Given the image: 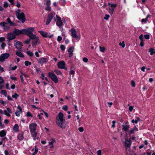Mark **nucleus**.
I'll return each instance as SVG.
<instances>
[{
    "label": "nucleus",
    "mask_w": 155,
    "mask_h": 155,
    "mask_svg": "<svg viewBox=\"0 0 155 155\" xmlns=\"http://www.w3.org/2000/svg\"><path fill=\"white\" fill-rule=\"evenodd\" d=\"M55 122L57 125L60 128L65 129L66 127V122L64 119V114L61 112H60L55 120Z\"/></svg>",
    "instance_id": "f257e3e1"
},
{
    "label": "nucleus",
    "mask_w": 155,
    "mask_h": 155,
    "mask_svg": "<svg viewBox=\"0 0 155 155\" xmlns=\"http://www.w3.org/2000/svg\"><path fill=\"white\" fill-rule=\"evenodd\" d=\"M34 30V28L32 27L23 29V35H27L29 37V39H38V38H36V35L33 34Z\"/></svg>",
    "instance_id": "f03ea898"
},
{
    "label": "nucleus",
    "mask_w": 155,
    "mask_h": 155,
    "mask_svg": "<svg viewBox=\"0 0 155 155\" xmlns=\"http://www.w3.org/2000/svg\"><path fill=\"white\" fill-rule=\"evenodd\" d=\"M15 12L17 18L21 21L22 23H24L26 20V17L24 13L23 12H18L17 11H16Z\"/></svg>",
    "instance_id": "7ed1b4c3"
},
{
    "label": "nucleus",
    "mask_w": 155,
    "mask_h": 155,
    "mask_svg": "<svg viewBox=\"0 0 155 155\" xmlns=\"http://www.w3.org/2000/svg\"><path fill=\"white\" fill-rule=\"evenodd\" d=\"M48 75L55 83H56L58 82V78L54 73L49 72L48 73Z\"/></svg>",
    "instance_id": "20e7f679"
},
{
    "label": "nucleus",
    "mask_w": 155,
    "mask_h": 155,
    "mask_svg": "<svg viewBox=\"0 0 155 155\" xmlns=\"http://www.w3.org/2000/svg\"><path fill=\"white\" fill-rule=\"evenodd\" d=\"M108 5H110V8H109V13L112 15L114 12V8H116L117 6V4H114L112 3H111L110 2H108Z\"/></svg>",
    "instance_id": "39448f33"
},
{
    "label": "nucleus",
    "mask_w": 155,
    "mask_h": 155,
    "mask_svg": "<svg viewBox=\"0 0 155 155\" xmlns=\"http://www.w3.org/2000/svg\"><path fill=\"white\" fill-rule=\"evenodd\" d=\"M10 56V54L9 53H3L0 56V61L3 62L5 60L8 58Z\"/></svg>",
    "instance_id": "423d86ee"
},
{
    "label": "nucleus",
    "mask_w": 155,
    "mask_h": 155,
    "mask_svg": "<svg viewBox=\"0 0 155 155\" xmlns=\"http://www.w3.org/2000/svg\"><path fill=\"white\" fill-rule=\"evenodd\" d=\"M38 32L43 37L45 38H51L54 36L53 34L49 35L48 34V33L45 32L43 31H39Z\"/></svg>",
    "instance_id": "0eeeda50"
},
{
    "label": "nucleus",
    "mask_w": 155,
    "mask_h": 155,
    "mask_svg": "<svg viewBox=\"0 0 155 155\" xmlns=\"http://www.w3.org/2000/svg\"><path fill=\"white\" fill-rule=\"evenodd\" d=\"M56 17L57 19H56V18H54V19L55 21H56V25L60 27L62 25V22L61 18L58 15H56Z\"/></svg>",
    "instance_id": "6e6552de"
},
{
    "label": "nucleus",
    "mask_w": 155,
    "mask_h": 155,
    "mask_svg": "<svg viewBox=\"0 0 155 155\" xmlns=\"http://www.w3.org/2000/svg\"><path fill=\"white\" fill-rule=\"evenodd\" d=\"M13 33L15 34V36H18L21 34L23 35V29L19 30L15 28L13 31Z\"/></svg>",
    "instance_id": "1a4fd4ad"
},
{
    "label": "nucleus",
    "mask_w": 155,
    "mask_h": 155,
    "mask_svg": "<svg viewBox=\"0 0 155 155\" xmlns=\"http://www.w3.org/2000/svg\"><path fill=\"white\" fill-rule=\"evenodd\" d=\"M53 18V14L52 12L50 13L48 15L46 21V25H48Z\"/></svg>",
    "instance_id": "9d476101"
},
{
    "label": "nucleus",
    "mask_w": 155,
    "mask_h": 155,
    "mask_svg": "<svg viewBox=\"0 0 155 155\" xmlns=\"http://www.w3.org/2000/svg\"><path fill=\"white\" fill-rule=\"evenodd\" d=\"M48 59L46 58H42L39 59L38 63L42 65L46 63L48 61Z\"/></svg>",
    "instance_id": "9b49d317"
},
{
    "label": "nucleus",
    "mask_w": 155,
    "mask_h": 155,
    "mask_svg": "<svg viewBox=\"0 0 155 155\" xmlns=\"http://www.w3.org/2000/svg\"><path fill=\"white\" fill-rule=\"evenodd\" d=\"M37 124L36 123H32L29 125V129L30 132L35 131L36 130Z\"/></svg>",
    "instance_id": "f8f14e48"
},
{
    "label": "nucleus",
    "mask_w": 155,
    "mask_h": 155,
    "mask_svg": "<svg viewBox=\"0 0 155 155\" xmlns=\"http://www.w3.org/2000/svg\"><path fill=\"white\" fill-rule=\"evenodd\" d=\"M65 63L64 61H59L57 64L58 68L61 69H63L65 67Z\"/></svg>",
    "instance_id": "ddd939ff"
},
{
    "label": "nucleus",
    "mask_w": 155,
    "mask_h": 155,
    "mask_svg": "<svg viewBox=\"0 0 155 155\" xmlns=\"http://www.w3.org/2000/svg\"><path fill=\"white\" fill-rule=\"evenodd\" d=\"M131 143L132 141L130 139H125V141L124 143V146L126 147L129 148L130 147Z\"/></svg>",
    "instance_id": "4468645a"
},
{
    "label": "nucleus",
    "mask_w": 155,
    "mask_h": 155,
    "mask_svg": "<svg viewBox=\"0 0 155 155\" xmlns=\"http://www.w3.org/2000/svg\"><path fill=\"white\" fill-rule=\"evenodd\" d=\"M123 130L125 132L129 131V129L130 127V125L128 124V122L125 123V124H123L122 125Z\"/></svg>",
    "instance_id": "2eb2a0df"
},
{
    "label": "nucleus",
    "mask_w": 155,
    "mask_h": 155,
    "mask_svg": "<svg viewBox=\"0 0 155 155\" xmlns=\"http://www.w3.org/2000/svg\"><path fill=\"white\" fill-rule=\"evenodd\" d=\"M16 41V43L14 45L15 47L17 49H21L22 46V43L18 41Z\"/></svg>",
    "instance_id": "dca6fc26"
},
{
    "label": "nucleus",
    "mask_w": 155,
    "mask_h": 155,
    "mask_svg": "<svg viewBox=\"0 0 155 155\" xmlns=\"http://www.w3.org/2000/svg\"><path fill=\"white\" fill-rule=\"evenodd\" d=\"M8 37L7 39H15V35L14 33L12 32H9L8 33Z\"/></svg>",
    "instance_id": "f3484780"
},
{
    "label": "nucleus",
    "mask_w": 155,
    "mask_h": 155,
    "mask_svg": "<svg viewBox=\"0 0 155 155\" xmlns=\"http://www.w3.org/2000/svg\"><path fill=\"white\" fill-rule=\"evenodd\" d=\"M71 33L73 38H77L76 32L75 29L73 28L71 29Z\"/></svg>",
    "instance_id": "a211bd4d"
},
{
    "label": "nucleus",
    "mask_w": 155,
    "mask_h": 155,
    "mask_svg": "<svg viewBox=\"0 0 155 155\" xmlns=\"http://www.w3.org/2000/svg\"><path fill=\"white\" fill-rule=\"evenodd\" d=\"M19 127L18 125L16 124L13 127V130L16 132H18L19 131Z\"/></svg>",
    "instance_id": "6ab92c4d"
},
{
    "label": "nucleus",
    "mask_w": 155,
    "mask_h": 155,
    "mask_svg": "<svg viewBox=\"0 0 155 155\" xmlns=\"http://www.w3.org/2000/svg\"><path fill=\"white\" fill-rule=\"evenodd\" d=\"M32 45L33 46H35L38 44H39V42L38 41V39H32Z\"/></svg>",
    "instance_id": "aec40b11"
},
{
    "label": "nucleus",
    "mask_w": 155,
    "mask_h": 155,
    "mask_svg": "<svg viewBox=\"0 0 155 155\" xmlns=\"http://www.w3.org/2000/svg\"><path fill=\"white\" fill-rule=\"evenodd\" d=\"M7 24H9L10 26H14L15 25V24L12 22L10 19L8 18L6 19Z\"/></svg>",
    "instance_id": "412c9836"
},
{
    "label": "nucleus",
    "mask_w": 155,
    "mask_h": 155,
    "mask_svg": "<svg viewBox=\"0 0 155 155\" xmlns=\"http://www.w3.org/2000/svg\"><path fill=\"white\" fill-rule=\"evenodd\" d=\"M31 135L33 137H34L33 139L34 140H35V138L36 137L37 134V132H36V131H34L33 132H30Z\"/></svg>",
    "instance_id": "4be33fe9"
},
{
    "label": "nucleus",
    "mask_w": 155,
    "mask_h": 155,
    "mask_svg": "<svg viewBox=\"0 0 155 155\" xmlns=\"http://www.w3.org/2000/svg\"><path fill=\"white\" fill-rule=\"evenodd\" d=\"M6 132L4 130H2L0 132V137H3L6 135Z\"/></svg>",
    "instance_id": "5701e85b"
},
{
    "label": "nucleus",
    "mask_w": 155,
    "mask_h": 155,
    "mask_svg": "<svg viewBox=\"0 0 155 155\" xmlns=\"http://www.w3.org/2000/svg\"><path fill=\"white\" fill-rule=\"evenodd\" d=\"M16 54L18 56L21 58H24L25 57L24 55L21 52L19 51H16Z\"/></svg>",
    "instance_id": "b1692460"
},
{
    "label": "nucleus",
    "mask_w": 155,
    "mask_h": 155,
    "mask_svg": "<svg viewBox=\"0 0 155 155\" xmlns=\"http://www.w3.org/2000/svg\"><path fill=\"white\" fill-rule=\"evenodd\" d=\"M17 138L19 141H21L23 140L24 137L23 135L21 134H19L17 136Z\"/></svg>",
    "instance_id": "393cba45"
},
{
    "label": "nucleus",
    "mask_w": 155,
    "mask_h": 155,
    "mask_svg": "<svg viewBox=\"0 0 155 155\" xmlns=\"http://www.w3.org/2000/svg\"><path fill=\"white\" fill-rule=\"evenodd\" d=\"M149 51L150 52V54L151 55L155 54V51L152 48H151L149 49Z\"/></svg>",
    "instance_id": "a878e982"
},
{
    "label": "nucleus",
    "mask_w": 155,
    "mask_h": 155,
    "mask_svg": "<svg viewBox=\"0 0 155 155\" xmlns=\"http://www.w3.org/2000/svg\"><path fill=\"white\" fill-rule=\"evenodd\" d=\"M56 140L54 138H51L48 142L49 145H52L54 143L56 142Z\"/></svg>",
    "instance_id": "bb28decb"
},
{
    "label": "nucleus",
    "mask_w": 155,
    "mask_h": 155,
    "mask_svg": "<svg viewBox=\"0 0 155 155\" xmlns=\"http://www.w3.org/2000/svg\"><path fill=\"white\" fill-rule=\"evenodd\" d=\"M140 120V119L139 117H136V120L133 119L131 120V122L132 123H135L137 124L138 122V121Z\"/></svg>",
    "instance_id": "cd10ccee"
},
{
    "label": "nucleus",
    "mask_w": 155,
    "mask_h": 155,
    "mask_svg": "<svg viewBox=\"0 0 155 155\" xmlns=\"http://www.w3.org/2000/svg\"><path fill=\"white\" fill-rule=\"evenodd\" d=\"M150 15H147L146 18H143L142 19L141 21L142 22H146L148 20V18L150 17Z\"/></svg>",
    "instance_id": "c85d7f7f"
},
{
    "label": "nucleus",
    "mask_w": 155,
    "mask_h": 155,
    "mask_svg": "<svg viewBox=\"0 0 155 155\" xmlns=\"http://www.w3.org/2000/svg\"><path fill=\"white\" fill-rule=\"evenodd\" d=\"M54 72L58 75H62V73L61 71L58 69H55L54 70Z\"/></svg>",
    "instance_id": "c756f323"
},
{
    "label": "nucleus",
    "mask_w": 155,
    "mask_h": 155,
    "mask_svg": "<svg viewBox=\"0 0 155 155\" xmlns=\"http://www.w3.org/2000/svg\"><path fill=\"white\" fill-rule=\"evenodd\" d=\"M140 41L139 45L140 46L143 47L144 44V39H140Z\"/></svg>",
    "instance_id": "7c9ffc66"
},
{
    "label": "nucleus",
    "mask_w": 155,
    "mask_h": 155,
    "mask_svg": "<svg viewBox=\"0 0 155 155\" xmlns=\"http://www.w3.org/2000/svg\"><path fill=\"white\" fill-rule=\"evenodd\" d=\"M1 93L2 94L5 96V97L7 96V91L5 90H2L1 91Z\"/></svg>",
    "instance_id": "2f4dec72"
},
{
    "label": "nucleus",
    "mask_w": 155,
    "mask_h": 155,
    "mask_svg": "<svg viewBox=\"0 0 155 155\" xmlns=\"http://www.w3.org/2000/svg\"><path fill=\"white\" fill-rule=\"evenodd\" d=\"M74 47L73 46L70 47L68 50V52L69 53H72L73 52V50L74 49Z\"/></svg>",
    "instance_id": "473e14b6"
},
{
    "label": "nucleus",
    "mask_w": 155,
    "mask_h": 155,
    "mask_svg": "<svg viewBox=\"0 0 155 155\" xmlns=\"http://www.w3.org/2000/svg\"><path fill=\"white\" fill-rule=\"evenodd\" d=\"M7 24V23L5 22H2L0 23V25L2 26V27H6V25Z\"/></svg>",
    "instance_id": "72a5a7b5"
},
{
    "label": "nucleus",
    "mask_w": 155,
    "mask_h": 155,
    "mask_svg": "<svg viewBox=\"0 0 155 155\" xmlns=\"http://www.w3.org/2000/svg\"><path fill=\"white\" fill-rule=\"evenodd\" d=\"M25 64L26 66H28L29 65H31V63L28 61H26L25 62Z\"/></svg>",
    "instance_id": "f704fd0d"
},
{
    "label": "nucleus",
    "mask_w": 155,
    "mask_h": 155,
    "mask_svg": "<svg viewBox=\"0 0 155 155\" xmlns=\"http://www.w3.org/2000/svg\"><path fill=\"white\" fill-rule=\"evenodd\" d=\"M75 72L74 71L71 70L70 71L69 74L70 75H72V78H73L74 77V76L75 74Z\"/></svg>",
    "instance_id": "c9c22d12"
},
{
    "label": "nucleus",
    "mask_w": 155,
    "mask_h": 155,
    "mask_svg": "<svg viewBox=\"0 0 155 155\" xmlns=\"http://www.w3.org/2000/svg\"><path fill=\"white\" fill-rule=\"evenodd\" d=\"M100 51L102 52H104L105 51V48L104 47H99Z\"/></svg>",
    "instance_id": "e433bc0d"
},
{
    "label": "nucleus",
    "mask_w": 155,
    "mask_h": 155,
    "mask_svg": "<svg viewBox=\"0 0 155 155\" xmlns=\"http://www.w3.org/2000/svg\"><path fill=\"white\" fill-rule=\"evenodd\" d=\"M19 95L16 93H15L14 94H13L12 96V97L17 99L18 97H19Z\"/></svg>",
    "instance_id": "4c0bfd02"
},
{
    "label": "nucleus",
    "mask_w": 155,
    "mask_h": 155,
    "mask_svg": "<svg viewBox=\"0 0 155 155\" xmlns=\"http://www.w3.org/2000/svg\"><path fill=\"white\" fill-rule=\"evenodd\" d=\"M26 53L30 57H32L33 55V53L30 51H27Z\"/></svg>",
    "instance_id": "58836bf2"
},
{
    "label": "nucleus",
    "mask_w": 155,
    "mask_h": 155,
    "mask_svg": "<svg viewBox=\"0 0 155 155\" xmlns=\"http://www.w3.org/2000/svg\"><path fill=\"white\" fill-rule=\"evenodd\" d=\"M119 45L120 46H122L123 48H124L125 46L124 42V41H122V42L119 43Z\"/></svg>",
    "instance_id": "ea45409f"
},
{
    "label": "nucleus",
    "mask_w": 155,
    "mask_h": 155,
    "mask_svg": "<svg viewBox=\"0 0 155 155\" xmlns=\"http://www.w3.org/2000/svg\"><path fill=\"white\" fill-rule=\"evenodd\" d=\"M21 112L18 110H16L15 113V115L17 117L20 116Z\"/></svg>",
    "instance_id": "a19ab883"
},
{
    "label": "nucleus",
    "mask_w": 155,
    "mask_h": 155,
    "mask_svg": "<svg viewBox=\"0 0 155 155\" xmlns=\"http://www.w3.org/2000/svg\"><path fill=\"white\" fill-rule=\"evenodd\" d=\"M116 123V121L114 120H113L112 122V125L111 126V128H114L115 127V124Z\"/></svg>",
    "instance_id": "79ce46f5"
},
{
    "label": "nucleus",
    "mask_w": 155,
    "mask_h": 155,
    "mask_svg": "<svg viewBox=\"0 0 155 155\" xmlns=\"http://www.w3.org/2000/svg\"><path fill=\"white\" fill-rule=\"evenodd\" d=\"M8 4L7 2H4V3L3 4V6L4 8H6L8 7Z\"/></svg>",
    "instance_id": "37998d69"
},
{
    "label": "nucleus",
    "mask_w": 155,
    "mask_h": 155,
    "mask_svg": "<svg viewBox=\"0 0 155 155\" xmlns=\"http://www.w3.org/2000/svg\"><path fill=\"white\" fill-rule=\"evenodd\" d=\"M128 132L129 133V134L130 135L131 134H133L134 133V131L133 129H132L130 130H129V131H128Z\"/></svg>",
    "instance_id": "c03bdc74"
},
{
    "label": "nucleus",
    "mask_w": 155,
    "mask_h": 155,
    "mask_svg": "<svg viewBox=\"0 0 155 155\" xmlns=\"http://www.w3.org/2000/svg\"><path fill=\"white\" fill-rule=\"evenodd\" d=\"M26 116L27 117H33V115L31 114L29 112H28L27 113Z\"/></svg>",
    "instance_id": "a18cd8bd"
},
{
    "label": "nucleus",
    "mask_w": 155,
    "mask_h": 155,
    "mask_svg": "<svg viewBox=\"0 0 155 155\" xmlns=\"http://www.w3.org/2000/svg\"><path fill=\"white\" fill-rule=\"evenodd\" d=\"M6 46V44L4 42H2L1 45L2 48V49H4Z\"/></svg>",
    "instance_id": "49530a36"
},
{
    "label": "nucleus",
    "mask_w": 155,
    "mask_h": 155,
    "mask_svg": "<svg viewBox=\"0 0 155 155\" xmlns=\"http://www.w3.org/2000/svg\"><path fill=\"white\" fill-rule=\"evenodd\" d=\"M46 3V5L47 6H50L51 4V2L50 0H47Z\"/></svg>",
    "instance_id": "de8ad7c7"
},
{
    "label": "nucleus",
    "mask_w": 155,
    "mask_h": 155,
    "mask_svg": "<svg viewBox=\"0 0 155 155\" xmlns=\"http://www.w3.org/2000/svg\"><path fill=\"white\" fill-rule=\"evenodd\" d=\"M62 109L63 110L65 111L68 110V107L67 105H64Z\"/></svg>",
    "instance_id": "09e8293b"
},
{
    "label": "nucleus",
    "mask_w": 155,
    "mask_h": 155,
    "mask_svg": "<svg viewBox=\"0 0 155 155\" xmlns=\"http://www.w3.org/2000/svg\"><path fill=\"white\" fill-rule=\"evenodd\" d=\"M109 17H110L109 15H105V16L104 17V19L105 20H107L109 19Z\"/></svg>",
    "instance_id": "8fccbe9b"
},
{
    "label": "nucleus",
    "mask_w": 155,
    "mask_h": 155,
    "mask_svg": "<svg viewBox=\"0 0 155 155\" xmlns=\"http://www.w3.org/2000/svg\"><path fill=\"white\" fill-rule=\"evenodd\" d=\"M60 48L62 51H64L65 49V46L63 45H61L60 46Z\"/></svg>",
    "instance_id": "3c124183"
},
{
    "label": "nucleus",
    "mask_w": 155,
    "mask_h": 155,
    "mask_svg": "<svg viewBox=\"0 0 155 155\" xmlns=\"http://www.w3.org/2000/svg\"><path fill=\"white\" fill-rule=\"evenodd\" d=\"M20 78H21V82L23 83H24V79H23V75H22V74H21L20 75Z\"/></svg>",
    "instance_id": "603ef678"
},
{
    "label": "nucleus",
    "mask_w": 155,
    "mask_h": 155,
    "mask_svg": "<svg viewBox=\"0 0 155 155\" xmlns=\"http://www.w3.org/2000/svg\"><path fill=\"white\" fill-rule=\"evenodd\" d=\"M36 72L38 73H39L41 72V70L40 69L38 68H36Z\"/></svg>",
    "instance_id": "864d4df0"
},
{
    "label": "nucleus",
    "mask_w": 155,
    "mask_h": 155,
    "mask_svg": "<svg viewBox=\"0 0 155 155\" xmlns=\"http://www.w3.org/2000/svg\"><path fill=\"white\" fill-rule=\"evenodd\" d=\"M45 10L47 11H51V8L50 6H47L45 8Z\"/></svg>",
    "instance_id": "5fc2aeb1"
},
{
    "label": "nucleus",
    "mask_w": 155,
    "mask_h": 155,
    "mask_svg": "<svg viewBox=\"0 0 155 155\" xmlns=\"http://www.w3.org/2000/svg\"><path fill=\"white\" fill-rule=\"evenodd\" d=\"M79 131L81 132H82L84 131V128L82 127H80L78 128Z\"/></svg>",
    "instance_id": "6e6d98bb"
},
{
    "label": "nucleus",
    "mask_w": 155,
    "mask_h": 155,
    "mask_svg": "<svg viewBox=\"0 0 155 155\" xmlns=\"http://www.w3.org/2000/svg\"><path fill=\"white\" fill-rule=\"evenodd\" d=\"M83 61L85 63H87L88 61V59L85 57H84L83 58Z\"/></svg>",
    "instance_id": "4d7b16f0"
},
{
    "label": "nucleus",
    "mask_w": 155,
    "mask_h": 155,
    "mask_svg": "<svg viewBox=\"0 0 155 155\" xmlns=\"http://www.w3.org/2000/svg\"><path fill=\"white\" fill-rule=\"evenodd\" d=\"M131 84L133 87H135V83L133 81H131Z\"/></svg>",
    "instance_id": "13d9d810"
},
{
    "label": "nucleus",
    "mask_w": 155,
    "mask_h": 155,
    "mask_svg": "<svg viewBox=\"0 0 155 155\" xmlns=\"http://www.w3.org/2000/svg\"><path fill=\"white\" fill-rule=\"evenodd\" d=\"M7 98H8V100L9 101H13V99L10 95H8L7 96Z\"/></svg>",
    "instance_id": "bf43d9fd"
},
{
    "label": "nucleus",
    "mask_w": 155,
    "mask_h": 155,
    "mask_svg": "<svg viewBox=\"0 0 155 155\" xmlns=\"http://www.w3.org/2000/svg\"><path fill=\"white\" fill-rule=\"evenodd\" d=\"M31 40V39H28L26 40L25 42V43L27 44H28L30 43Z\"/></svg>",
    "instance_id": "052dcab7"
},
{
    "label": "nucleus",
    "mask_w": 155,
    "mask_h": 155,
    "mask_svg": "<svg viewBox=\"0 0 155 155\" xmlns=\"http://www.w3.org/2000/svg\"><path fill=\"white\" fill-rule=\"evenodd\" d=\"M145 39H149L150 36L149 35L146 34L144 35Z\"/></svg>",
    "instance_id": "680f3d73"
},
{
    "label": "nucleus",
    "mask_w": 155,
    "mask_h": 155,
    "mask_svg": "<svg viewBox=\"0 0 155 155\" xmlns=\"http://www.w3.org/2000/svg\"><path fill=\"white\" fill-rule=\"evenodd\" d=\"M38 149L36 147V146H35V151L33 153H34V154H36L38 153Z\"/></svg>",
    "instance_id": "e2e57ef3"
},
{
    "label": "nucleus",
    "mask_w": 155,
    "mask_h": 155,
    "mask_svg": "<svg viewBox=\"0 0 155 155\" xmlns=\"http://www.w3.org/2000/svg\"><path fill=\"white\" fill-rule=\"evenodd\" d=\"M7 111L9 113H12L11 110L9 107L7 108Z\"/></svg>",
    "instance_id": "0e129e2a"
},
{
    "label": "nucleus",
    "mask_w": 155,
    "mask_h": 155,
    "mask_svg": "<svg viewBox=\"0 0 155 155\" xmlns=\"http://www.w3.org/2000/svg\"><path fill=\"white\" fill-rule=\"evenodd\" d=\"M41 78L42 79V80H44V79H45V74H44L43 73H42L41 74Z\"/></svg>",
    "instance_id": "69168bd1"
},
{
    "label": "nucleus",
    "mask_w": 155,
    "mask_h": 155,
    "mask_svg": "<svg viewBox=\"0 0 155 155\" xmlns=\"http://www.w3.org/2000/svg\"><path fill=\"white\" fill-rule=\"evenodd\" d=\"M97 155H101V150H99L97 152Z\"/></svg>",
    "instance_id": "338daca9"
},
{
    "label": "nucleus",
    "mask_w": 155,
    "mask_h": 155,
    "mask_svg": "<svg viewBox=\"0 0 155 155\" xmlns=\"http://www.w3.org/2000/svg\"><path fill=\"white\" fill-rule=\"evenodd\" d=\"M0 126L2 128H4L5 127L4 125L2 124V121L0 122Z\"/></svg>",
    "instance_id": "774afa93"
}]
</instances>
